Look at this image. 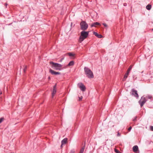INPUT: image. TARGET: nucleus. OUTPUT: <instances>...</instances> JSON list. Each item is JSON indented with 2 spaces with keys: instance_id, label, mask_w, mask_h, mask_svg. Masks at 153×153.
<instances>
[{
  "instance_id": "obj_1",
  "label": "nucleus",
  "mask_w": 153,
  "mask_h": 153,
  "mask_svg": "<svg viewBox=\"0 0 153 153\" xmlns=\"http://www.w3.org/2000/svg\"><path fill=\"white\" fill-rule=\"evenodd\" d=\"M152 96L151 95H149L145 97L144 96L142 97L139 101V103L140 104L141 107H142L146 101L148 100L149 99L150 100L149 101L150 102H152Z\"/></svg>"
},
{
  "instance_id": "obj_2",
  "label": "nucleus",
  "mask_w": 153,
  "mask_h": 153,
  "mask_svg": "<svg viewBox=\"0 0 153 153\" xmlns=\"http://www.w3.org/2000/svg\"><path fill=\"white\" fill-rule=\"evenodd\" d=\"M84 70L85 73L88 78H94L93 74L90 69L87 67H85Z\"/></svg>"
},
{
  "instance_id": "obj_3",
  "label": "nucleus",
  "mask_w": 153,
  "mask_h": 153,
  "mask_svg": "<svg viewBox=\"0 0 153 153\" xmlns=\"http://www.w3.org/2000/svg\"><path fill=\"white\" fill-rule=\"evenodd\" d=\"M89 34L88 31H85L83 30L81 32L80 36L79 38V41L80 42H81L86 39L88 36Z\"/></svg>"
},
{
  "instance_id": "obj_4",
  "label": "nucleus",
  "mask_w": 153,
  "mask_h": 153,
  "mask_svg": "<svg viewBox=\"0 0 153 153\" xmlns=\"http://www.w3.org/2000/svg\"><path fill=\"white\" fill-rule=\"evenodd\" d=\"M50 64L51 65V67L56 70H61V68L62 66V65L60 64L56 63H55L52 62H50Z\"/></svg>"
},
{
  "instance_id": "obj_5",
  "label": "nucleus",
  "mask_w": 153,
  "mask_h": 153,
  "mask_svg": "<svg viewBox=\"0 0 153 153\" xmlns=\"http://www.w3.org/2000/svg\"><path fill=\"white\" fill-rule=\"evenodd\" d=\"M80 29L83 30H87L88 27V25L86 22L84 21H82L80 23Z\"/></svg>"
},
{
  "instance_id": "obj_6",
  "label": "nucleus",
  "mask_w": 153,
  "mask_h": 153,
  "mask_svg": "<svg viewBox=\"0 0 153 153\" xmlns=\"http://www.w3.org/2000/svg\"><path fill=\"white\" fill-rule=\"evenodd\" d=\"M77 85L82 91H85L86 88L82 83L81 82L79 83Z\"/></svg>"
},
{
  "instance_id": "obj_7",
  "label": "nucleus",
  "mask_w": 153,
  "mask_h": 153,
  "mask_svg": "<svg viewBox=\"0 0 153 153\" xmlns=\"http://www.w3.org/2000/svg\"><path fill=\"white\" fill-rule=\"evenodd\" d=\"M131 94L132 95L134 96L137 98H138L139 95L137 93V91L134 89H132L131 90Z\"/></svg>"
},
{
  "instance_id": "obj_8",
  "label": "nucleus",
  "mask_w": 153,
  "mask_h": 153,
  "mask_svg": "<svg viewBox=\"0 0 153 153\" xmlns=\"http://www.w3.org/2000/svg\"><path fill=\"white\" fill-rule=\"evenodd\" d=\"M56 84L53 87V91L52 93V97H53L54 96V95L56 94Z\"/></svg>"
},
{
  "instance_id": "obj_9",
  "label": "nucleus",
  "mask_w": 153,
  "mask_h": 153,
  "mask_svg": "<svg viewBox=\"0 0 153 153\" xmlns=\"http://www.w3.org/2000/svg\"><path fill=\"white\" fill-rule=\"evenodd\" d=\"M68 139L67 138L64 139L61 141V147L63 145L65 144L67 141Z\"/></svg>"
},
{
  "instance_id": "obj_10",
  "label": "nucleus",
  "mask_w": 153,
  "mask_h": 153,
  "mask_svg": "<svg viewBox=\"0 0 153 153\" xmlns=\"http://www.w3.org/2000/svg\"><path fill=\"white\" fill-rule=\"evenodd\" d=\"M93 34L99 38H102V36L101 34H98L97 32H93Z\"/></svg>"
},
{
  "instance_id": "obj_11",
  "label": "nucleus",
  "mask_w": 153,
  "mask_h": 153,
  "mask_svg": "<svg viewBox=\"0 0 153 153\" xmlns=\"http://www.w3.org/2000/svg\"><path fill=\"white\" fill-rule=\"evenodd\" d=\"M138 147L137 145L134 146L133 147V150L134 152H137L138 150Z\"/></svg>"
},
{
  "instance_id": "obj_12",
  "label": "nucleus",
  "mask_w": 153,
  "mask_h": 153,
  "mask_svg": "<svg viewBox=\"0 0 153 153\" xmlns=\"http://www.w3.org/2000/svg\"><path fill=\"white\" fill-rule=\"evenodd\" d=\"M96 25H100V24L98 22H95L92 24L91 25V27H96Z\"/></svg>"
},
{
  "instance_id": "obj_13",
  "label": "nucleus",
  "mask_w": 153,
  "mask_h": 153,
  "mask_svg": "<svg viewBox=\"0 0 153 153\" xmlns=\"http://www.w3.org/2000/svg\"><path fill=\"white\" fill-rule=\"evenodd\" d=\"M129 74L127 72H126V73L125 74L124 77L123 78V81H125L126 79L128 77V75Z\"/></svg>"
},
{
  "instance_id": "obj_14",
  "label": "nucleus",
  "mask_w": 153,
  "mask_h": 153,
  "mask_svg": "<svg viewBox=\"0 0 153 153\" xmlns=\"http://www.w3.org/2000/svg\"><path fill=\"white\" fill-rule=\"evenodd\" d=\"M49 72L52 75H56V72L53 71L52 69H50L49 70Z\"/></svg>"
},
{
  "instance_id": "obj_15",
  "label": "nucleus",
  "mask_w": 153,
  "mask_h": 153,
  "mask_svg": "<svg viewBox=\"0 0 153 153\" xmlns=\"http://www.w3.org/2000/svg\"><path fill=\"white\" fill-rule=\"evenodd\" d=\"M74 61H71L69 62V63L68 65L67 66H73L74 65Z\"/></svg>"
},
{
  "instance_id": "obj_16",
  "label": "nucleus",
  "mask_w": 153,
  "mask_h": 153,
  "mask_svg": "<svg viewBox=\"0 0 153 153\" xmlns=\"http://www.w3.org/2000/svg\"><path fill=\"white\" fill-rule=\"evenodd\" d=\"M151 8L152 5L150 4H149L146 7V9L148 10H150L151 9Z\"/></svg>"
},
{
  "instance_id": "obj_17",
  "label": "nucleus",
  "mask_w": 153,
  "mask_h": 153,
  "mask_svg": "<svg viewBox=\"0 0 153 153\" xmlns=\"http://www.w3.org/2000/svg\"><path fill=\"white\" fill-rule=\"evenodd\" d=\"M132 68V66L131 65H130L129 68H128V69L127 70V71L126 72L128 73L129 74L130 73V71L131 70V68Z\"/></svg>"
},
{
  "instance_id": "obj_18",
  "label": "nucleus",
  "mask_w": 153,
  "mask_h": 153,
  "mask_svg": "<svg viewBox=\"0 0 153 153\" xmlns=\"http://www.w3.org/2000/svg\"><path fill=\"white\" fill-rule=\"evenodd\" d=\"M85 144H84V146L83 147H82V148H81V149L80 153H83L84 150V149H85Z\"/></svg>"
},
{
  "instance_id": "obj_19",
  "label": "nucleus",
  "mask_w": 153,
  "mask_h": 153,
  "mask_svg": "<svg viewBox=\"0 0 153 153\" xmlns=\"http://www.w3.org/2000/svg\"><path fill=\"white\" fill-rule=\"evenodd\" d=\"M4 120V117H1L0 118V124L2 123Z\"/></svg>"
},
{
  "instance_id": "obj_20",
  "label": "nucleus",
  "mask_w": 153,
  "mask_h": 153,
  "mask_svg": "<svg viewBox=\"0 0 153 153\" xmlns=\"http://www.w3.org/2000/svg\"><path fill=\"white\" fill-rule=\"evenodd\" d=\"M68 55L70 56H74V54H73L72 53H68Z\"/></svg>"
},
{
  "instance_id": "obj_21",
  "label": "nucleus",
  "mask_w": 153,
  "mask_h": 153,
  "mask_svg": "<svg viewBox=\"0 0 153 153\" xmlns=\"http://www.w3.org/2000/svg\"><path fill=\"white\" fill-rule=\"evenodd\" d=\"M27 66H25L24 68L23 69V71H24V72L25 73V72H26V70H27Z\"/></svg>"
},
{
  "instance_id": "obj_22",
  "label": "nucleus",
  "mask_w": 153,
  "mask_h": 153,
  "mask_svg": "<svg viewBox=\"0 0 153 153\" xmlns=\"http://www.w3.org/2000/svg\"><path fill=\"white\" fill-rule=\"evenodd\" d=\"M115 151L116 153H120V152L119 150H117L116 149H115Z\"/></svg>"
},
{
  "instance_id": "obj_23",
  "label": "nucleus",
  "mask_w": 153,
  "mask_h": 153,
  "mask_svg": "<svg viewBox=\"0 0 153 153\" xmlns=\"http://www.w3.org/2000/svg\"><path fill=\"white\" fill-rule=\"evenodd\" d=\"M137 117L136 116H135V117H134V118L133 119V120L134 121H135L137 120Z\"/></svg>"
},
{
  "instance_id": "obj_24",
  "label": "nucleus",
  "mask_w": 153,
  "mask_h": 153,
  "mask_svg": "<svg viewBox=\"0 0 153 153\" xmlns=\"http://www.w3.org/2000/svg\"><path fill=\"white\" fill-rule=\"evenodd\" d=\"M75 152L74 150V149H72L71 150L70 152V153H74Z\"/></svg>"
},
{
  "instance_id": "obj_25",
  "label": "nucleus",
  "mask_w": 153,
  "mask_h": 153,
  "mask_svg": "<svg viewBox=\"0 0 153 153\" xmlns=\"http://www.w3.org/2000/svg\"><path fill=\"white\" fill-rule=\"evenodd\" d=\"M102 25L105 27H107L108 26L105 23H103Z\"/></svg>"
},
{
  "instance_id": "obj_26",
  "label": "nucleus",
  "mask_w": 153,
  "mask_h": 153,
  "mask_svg": "<svg viewBox=\"0 0 153 153\" xmlns=\"http://www.w3.org/2000/svg\"><path fill=\"white\" fill-rule=\"evenodd\" d=\"M79 100L81 101V100H82V97L81 96L80 97H79Z\"/></svg>"
},
{
  "instance_id": "obj_27",
  "label": "nucleus",
  "mask_w": 153,
  "mask_h": 153,
  "mask_svg": "<svg viewBox=\"0 0 153 153\" xmlns=\"http://www.w3.org/2000/svg\"><path fill=\"white\" fill-rule=\"evenodd\" d=\"M132 128V127L131 126H130V127H129L128 128V130L129 131H130L131 129Z\"/></svg>"
},
{
  "instance_id": "obj_28",
  "label": "nucleus",
  "mask_w": 153,
  "mask_h": 153,
  "mask_svg": "<svg viewBox=\"0 0 153 153\" xmlns=\"http://www.w3.org/2000/svg\"><path fill=\"white\" fill-rule=\"evenodd\" d=\"M150 129L151 131H153V126H150Z\"/></svg>"
},
{
  "instance_id": "obj_29",
  "label": "nucleus",
  "mask_w": 153,
  "mask_h": 153,
  "mask_svg": "<svg viewBox=\"0 0 153 153\" xmlns=\"http://www.w3.org/2000/svg\"><path fill=\"white\" fill-rule=\"evenodd\" d=\"M60 73L58 72H56V75L57 74H60Z\"/></svg>"
},
{
  "instance_id": "obj_30",
  "label": "nucleus",
  "mask_w": 153,
  "mask_h": 153,
  "mask_svg": "<svg viewBox=\"0 0 153 153\" xmlns=\"http://www.w3.org/2000/svg\"><path fill=\"white\" fill-rule=\"evenodd\" d=\"M117 136H120V133L118 132L117 133Z\"/></svg>"
},
{
  "instance_id": "obj_31",
  "label": "nucleus",
  "mask_w": 153,
  "mask_h": 153,
  "mask_svg": "<svg viewBox=\"0 0 153 153\" xmlns=\"http://www.w3.org/2000/svg\"><path fill=\"white\" fill-rule=\"evenodd\" d=\"M123 5L124 6H126L127 5V4L126 3H124L123 4Z\"/></svg>"
},
{
  "instance_id": "obj_32",
  "label": "nucleus",
  "mask_w": 153,
  "mask_h": 153,
  "mask_svg": "<svg viewBox=\"0 0 153 153\" xmlns=\"http://www.w3.org/2000/svg\"><path fill=\"white\" fill-rule=\"evenodd\" d=\"M2 94V92L1 90H0V95L1 94Z\"/></svg>"
},
{
  "instance_id": "obj_33",
  "label": "nucleus",
  "mask_w": 153,
  "mask_h": 153,
  "mask_svg": "<svg viewBox=\"0 0 153 153\" xmlns=\"http://www.w3.org/2000/svg\"><path fill=\"white\" fill-rule=\"evenodd\" d=\"M148 105H149V107H150V105H149V103H148ZM151 106H150V107H151Z\"/></svg>"
},
{
  "instance_id": "obj_34",
  "label": "nucleus",
  "mask_w": 153,
  "mask_h": 153,
  "mask_svg": "<svg viewBox=\"0 0 153 153\" xmlns=\"http://www.w3.org/2000/svg\"><path fill=\"white\" fill-rule=\"evenodd\" d=\"M63 59H64L63 58L62 59H61V62L62 61Z\"/></svg>"
},
{
  "instance_id": "obj_35",
  "label": "nucleus",
  "mask_w": 153,
  "mask_h": 153,
  "mask_svg": "<svg viewBox=\"0 0 153 153\" xmlns=\"http://www.w3.org/2000/svg\"><path fill=\"white\" fill-rule=\"evenodd\" d=\"M50 77H49V79H50Z\"/></svg>"
},
{
  "instance_id": "obj_36",
  "label": "nucleus",
  "mask_w": 153,
  "mask_h": 153,
  "mask_svg": "<svg viewBox=\"0 0 153 153\" xmlns=\"http://www.w3.org/2000/svg\"><path fill=\"white\" fill-rule=\"evenodd\" d=\"M79 153H80L79 152Z\"/></svg>"
}]
</instances>
